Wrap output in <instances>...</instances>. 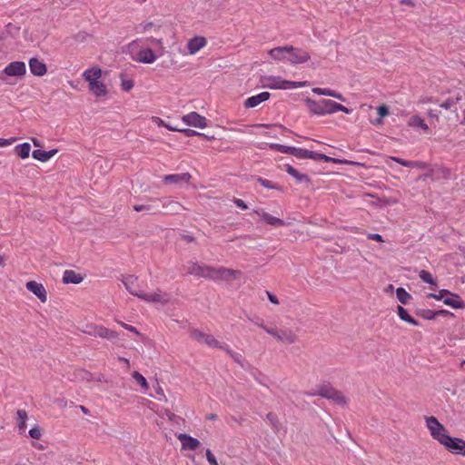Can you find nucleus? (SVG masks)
Listing matches in <instances>:
<instances>
[{"instance_id":"45","label":"nucleus","mask_w":465,"mask_h":465,"mask_svg":"<svg viewBox=\"0 0 465 465\" xmlns=\"http://www.w3.org/2000/svg\"><path fill=\"white\" fill-rule=\"evenodd\" d=\"M418 314L425 320H434L437 318V311L432 310H421Z\"/></svg>"},{"instance_id":"4","label":"nucleus","mask_w":465,"mask_h":465,"mask_svg":"<svg viewBox=\"0 0 465 465\" xmlns=\"http://www.w3.org/2000/svg\"><path fill=\"white\" fill-rule=\"evenodd\" d=\"M307 395H318L343 407H346L349 403L348 398L341 391L334 389L331 383L321 384L317 387L316 391L308 392Z\"/></svg>"},{"instance_id":"11","label":"nucleus","mask_w":465,"mask_h":465,"mask_svg":"<svg viewBox=\"0 0 465 465\" xmlns=\"http://www.w3.org/2000/svg\"><path fill=\"white\" fill-rule=\"evenodd\" d=\"M288 48L292 50L288 51V62L296 64H303L311 59V54L303 50L293 47V45H288Z\"/></svg>"},{"instance_id":"52","label":"nucleus","mask_w":465,"mask_h":465,"mask_svg":"<svg viewBox=\"0 0 465 465\" xmlns=\"http://www.w3.org/2000/svg\"><path fill=\"white\" fill-rule=\"evenodd\" d=\"M116 322H117L118 324H120L125 330H127L129 331H132V332H134L135 334H140L138 330L135 327H134V325L128 324V323H126L124 322H121V321H116Z\"/></svg>"},{"instance_id":"37","label":"nucleus","mask_w":465,"mask_h":465,"mask_svg":"<svg viewBox=\"0 0 465 465\" xmlns=\"http://www.w3.org/2000/svg\"><path fill=\"white\" fill-rule=\"evenodd\" d=\"M285 172L296 179L298 183L308 180V176L306 174L300 173L298 171H296L295 167L290 164L285 165Z\"/></svg>"},{"instance_id":"56","label":"nucleus","mask_w":465,"mask_h":465,"mask_svg":"<svg viewBox=\"0 0 465 465\" xmlns=\"http://www.w3.org/2000/svg\"><path fill=\"white\" fill-rule=\"evenodd\" d=\"M389 109L388 106L385 104L380 105L378 107V114L380 117H384L389 114Z\"/></svg>"},{"instance_id":"54","label":"nucleus","mask_w":465,"mask_h":465,"mask_svg":"<svg viewBox=\"0 0 465 465\" xmlns=\"http://www.w3.org/2000/svg\"><path fill=\"white\" fill-rule=\"evenodd\" d=\"M390 159L393 160L395 163H398L402 166L410 167L411 160H406L396 156H391Z\"/></svg>"},{"instance_id":"22","label":"nucleus","mask_w":465,"mask_h":465,"mask_svg":"<svg viewBox=\"0 0 465 465\" xmlns=\"http://www.w3.org/2000/svg\"><path fill=\"white\" fill-rule=\"evenodd\" d=\"M207 45V40L202 36H195L189 40L187 43L188 52L191 54H194L201 51Z\"/></svg>"},{"instance_id":"44","label":"nucleus","mask_w":465,"mask_h":465,"mask_svg":"<svg viewBox=\"0 0 465 465\" xmlns=\"http://www.w3.org/2000/svg\"><path fill=\"white\" fill-rule=\"evenodd\" d=\"M419 277L428 282V283H430V284H436V282L435 280L433 279L432 275L430 274V272L426 271V270H421L419 272Z\"/></svg>"},{"instance_id":"61","label":"nucleus","mask_w":465,"mask_h":465,"mask_svg":"<svg viewBox=\"0 0 465 465\" xmlns=\"http://www.w3.org/2000/svg\"><path fill=\"white\" fill-rule=\"evenodd\" d=\"M437 315H443L444 317H454V313L447 310L436 311V317Z\"/></svg>"},{"instance_id":"59","label":"nucleus","mask_w":465,"mask_h":465,"mask_svg":"<svg viewBox=\"0 0 465 465\" xmlns=\"http://www.w3.org/2000/svg\"><path fill=\"white\" fill-rule=\"evenodd\" d=\"M233 203L241 209H248V205L245 203V202L240 198H234Z\"/></svg>"},{"instance_id":"39","label":"nucleus","mask_w":465,"mask_h":465,"mask_svg":"<svg viewBox=\"0 0 465 465\" xmlns=\"http://www.w3.org/2000/svg\"><path fill=\"white\" fill-rule=\"evenodd\" d=\"M396 294L399 302L404 304L409 303L410 300L411 299L410 292H408L403 288H398L396 290Z\"/></svg>"},{"instance_id":"32","label":"nucleus","mask_w":465,"mask_h":465,"mask_svg":"<svg viewBox=\"0 0 465 465\" xmlns=\"http://www.w3.org/2000/svg\"><path fill=\"white\" fill-rule=\"evenodd\" d=\"M209 348H216L225 350L230 355H232V351L227 345H223L221 341L216 340L212 334L207 333L204 342Z\"/></svg>"},{"instance_id":"20","label":"nucleus","mask_w":465,"mask_h":465,"mask_svg":"<svg viewBox=\"0 0 465 465\" xmlns=\"http://www.w3.org/2000/svg\"><path fill=\"white\" fill-rule=\"evenodd\" d=\"M307 153L310 156H304L303 159L310 158V159H315V160H323L324 163H340V164H350L351 162H348V160H342L338 158H333L331 156H327L323 153H318L315 152L308 151Z\"/></svg>"},{"instance_id":"26","label":"nucleus","mask_w":465,"mask_h":465,"mask_svg":"<svg viewBox=\"0 0 465 465\" xmlns=\"http://www.w3.org/2000/svg\"><path fill=\"white\" fill-rule=\"evenodd\" d=\"M134 60L143 64H153L156 60V55L152 49L144 48L136 54Z\"/></svg>"},{"instance_id":"40","label":"nucleus","mask_w":465,"mask_h":465,"mask_svg":"<svg viewBox=\"0 0 465 465\" xmlns=\"http://www.w3.org/2000/svg\"><path fill=\"white\" fill-rule=\"evenodd\" d=\"M448 294H451V292L449 291V290H446V289H441V290L439 291L438 293H433V292L428 293L427 297L428 298L435 299L437 301H443L444 302V299L447 298Z\"/></svg>"},{"instance_id":"16","label":"nucleus","mask_w":465,"mask_h":465,"mask_svg":"<svg viewBox=\"0 0 465 465\" xmlns=\"http://www.w3.org/2000/svg\"><path fill=\"white\" fill-rule=\"evenodd\" d=\"M142 300L148 302H158L162 304H165L170 301L169 294L163 292L162 290H157L153 292L145 293L143 292L142 296Z\"/></svg>"},{"instance_id":"34","label":"nucleus","mask_w":465,"mask_h":465,"mask_svg":"<svg viewBox=\"0 0 465 465\" xmlns=\"http://www.w3.org/2000/svg\"><path fill=\"white\" fill-rule=\"evenodd\" d=\"M163 207L166 209V213L171 215L178 214L181 211L185 209L183 204L178 202H174V200L163 204Z\"/></svg>"},{"instance_id":"27","label":"nucleus","mask_w":465,"mask_h":465,"mask_svg":"<svg viewBox=\"0 0 465 465\" xmlns=\"http://www.w3.org/2000/svg\"><path fill=\"white\" fill-rule=\"evenodd\" d=\"M408 126L412 128H419L424 133L429 132V126L426 124L424 118H422L419 114H413L409 117Z\"/></svg>"},{"instance_id":"6","label":"nucleus","mask_w":465,"mask_h":465,"mask_svg":"<svg viewBox=\"0 0 465 465\" xmlns=\"http://www.w3.org/2000/svg\"><path fill=\"white\" fill-rule=\"evenodd\" d=\"M84 332L91 335L92 337H98L108 341H114L118 339V333L115 331L109 330L101 324H87Z\"/></svg>"},{"instance_id":"13","label":"nucleus","mask_w":465,"mask_h":465,"mask_svg":"<svg viewBox=\"0 0 465 465\" xmlns=\"http://www.w3.org/2000/svg\"><path fill=\"white\" fill-rule=\"evenodd\" d=\"M272 148H274L276 152L286 153V154H292L298 158L304 159V156H310L307 153V149L304 148H298L294 146H286L283 144H277L273 143L270 145Z\"/></svg>"},{"instance_id":"55","label":"nucleus","mask_w":465,"mask_h":465,"mask_svg":"<svg viewBox=\"0 0 465 465\" xmlns=\"http://www.w3.org/2000/svg\"><path fill=\"white\" fill-rule=\"evenodd\" d=\"M206 458L211 465H219L215 456L212 453L210 449L206 450Z\"/></svg>"},{"instance_id":"25","label":"nucleus","mask_w":465,"mask_h":465,"mask_svg":"<svg viewBox=\"0 0 465 465\" xmlns=\"http://www.w3.org/2000/svg\"><path fill=\"white\" fill-rule=\"evenodd\" d=\"M124 283L125 289L132 294L135 295L139 299H142V296L143 294V292H141L137 288V278L134 276H127L124 279Z\"/></svg>"},{"instance_id":"43","label":"nucleus","mask_w":465,"mask_h":465,"mask_svg":"<svg viewBox=\"0 0 465 465\" xmlns=\"http://www.w3.org/2000/svg\"><path fill=\"white\" fill-rule=\"evenodd\" d=\"M256 181L258 182V183L263 187H266L268 189H280L281 187L279 185H277L276 183H273L272 182H271V180H268L266 178H262V177H257L256 178Z\"/></svg>"},{"instance_id":"49","label":"nucleus","mask_w":465,"mask_h":465,"mask_svg":"<svg viewBox=\"0 0 465 465\" xmlns=\"http://www.w3.org/2000/svg\"><path fill=\"white\" fill-rule=\"evenodd\" d=\"M176 132L182 133V134H183L187 137H191V136H194V135L205 136L203 134H201V133L196 132V131L192 130V129H179V127H177V131Z\"/></svg>"},{"instance_id":"28","label":"nucleus","mask_w":465,"mask_h":465,"mask_svg":"<svg viewBox=\"0 0 465 465\" xmlns=\"http://www.w3.org/2000/svg\"><path fill=\"white\" fill-rule=\"evenodd\" d=\"M292 50L288 48V45H283L282 47H276L268 51V54L271 57H272L275 61H284L288 60V51Z\"/></svg>"},{"instance_id":"29","label":"nucleus","mask_w":465,"mask_h":465,"mask_svg":"<svg viewBox=\"0 0 465 465\" xmlns=\"http://www.w3.org/2000/svg\"><path fill=\"white\" fill-rule=\"evenodd\" d=\"M58 153L57 149H51L49 152L41 151V149H35L32 153V156L35 159L39 160L41 163H46L51 157L54 156Z\"/></svg>"},{"instance_id":"8","label":"nucleus","mask_w":465,"mask_h":465,"mask_svg":"<svg viewBox=\"0 0 465 465\" xmlns=\"http://www.w3.org/2000/svg\"><path fill=\"white\" fill-rule=\"evenodd\" d=\"M184 270L187 273L194 277L212 279L213 267L201 265V263L195 262H189L184 266Z\"/></svg>"},{"instance_id":"41","label":"nucleus","mask_w":465,"mask_h":465,"mask_svg":"<svg viewBox=\"0 0 465 465\" xmlns=\"http://www.w3.org/2000/svg\"><path fill=\"white\" fill-rule=\"evenodd\" d=\"M133 377L135 380V381L138 382L144 391L148 390L149 384L142 373H140L139 371H134Z\"/></svg>"},{"instance_id":"17","label":"nucleus","mask_w":465,"mask_h":465,"mask_svg":"<svg viewBox=\"0 0 465 465\" xmlns=\"http://www.w3.org/2000/svg\"><path fill=\"white\" fill-rule=\"evenodd\" d=\"M192 178V174L189 173L167 174L163 177V183L164 184H182L189 183Z\"/></svg>"},{"instance_id":"46","label":"nucleus","mask_w":465,"mask_h":465,"mask_svg":"<svg viewBox=\"0 0 465 465\" xmlns=\"http://www.w3.org/2000/svg\"><path fill=\"white\" fill-rule=\"evenodd\" d=\"M207 333H204L198 330H193L191 331V338L199 341L200 343H203L206 339Z\"/></svg>"},{"instance_id":"42","label":"nucleus","mask_w":465,"mask_h":465,"mask_svg":"<svg viewBox=\"0 0 465 465\" xmlns=\"http://www.w3.org/2000/svg\"><path fill=\"white\" fill-rule=\"evenodd\" d=\"M151 121L153 124H157L158 126H164V127H166V129L169 130V131H172V132L177 131V127L166 124L165 122H163V118H161L159 116H154V115L152 116L151 117Z\"/></svg>"},{"instance_id":"60","label":"nucleus","mask_w":465,"mask_h":465,"mask_svg":"<svg viewBox=\"0 0 465 465\" xmlns=\"http://www.w3.org/2000/svg\"><path fill=\"white\" fill-rule=\"evenodd\" d=\"M267 298H268V300H269L271 302H272V303H274V304H279V303H280V302H279V300H278V298H277L276 294H274V293H272V292H269V291H267Z\"/></svg>"},{"instance_id":"30","label":"nucleus","mask_w":465,"mask_h":465,"mask_svg":"<svg viewBox=\"0 0 465 465\" xmlns=\"http://www.w3.org/2000/svg\"><path fill=\"white\" fill-rule=\"evenodd\" d=\"M84 280V277L74 270H65L63 275V282L64 283H79Z\"/></svg>"},{"instance_id":"31","label":"nucleus","mask_w":465,"mask_h":465,"mask_svg":"<svg viewBox=\"0 0 465 465\" xmlns=\"http://www.w3.org/2000/svg\"><path fill=\"white\" fill-rule=\"evenodd\" d=\"M312 92L316 94L332 96L337 100L345 101L342 94L331 89H326V87H313Z\"/></svg>"},{"instance_id":"33","label":"nucleus","mask_w":465,"mask_h":465,"mask_svg":"<svg viewBox=\"0 0 465 465\" xmlns=\"http://www.w3.org/2000/svg\"><path fill=\"white\" fill-rule=\"evenodd\" d=\"M31 150L32 145L29 143H24L14 147V153L22 159L28 158L31 153Z\"/></svg>"},{"instance_id":"38","label":"nucleus","mask_w":465,"mask_h":465,"mask_svg":"<svg viewBox=\"0 0 465 465\" xmlns=\"http://www.w3.org/2000/svg\"><path fill=\"white\" fill-rule=\"evenodd\" d=\"M145 43H150L158 48L163 49V32L159 35H150L146 38H144Z\"/></svg>"},{"instance_id":"50","label":"nucleus","mask_w":465,"mask_h":465,"mask_svg":"<svg viewBox=\"0 0 465 465\" xmlns=\"http://www.w3.org/2000/svg\"><path fill=\"white\" fill-rule=\"evenodd\" d=\"M163 415H165L169 420L174 422H177L178 420H180V419H182L180 416L173 413V411H171L170 410H164Z\"/></svg>"},{"instance_id":"15","label":"nucleus","mask_w":465,"mask_h":465,"mask_svg":"<svg viewBox=\"0 0 465 465\" xmlns=\"http://www.w3.org/2000/svg\"><path fill=\"white\" fill-rule=\"evenodd\" d=\"M178 440L182 444V449L190 450L191 451H194V450L198 449L201 446V442L197 438L192 437L186 433H180L177 435Z\"/></svg>"},{"instance_id":"7","label":"nucleus","mask_w":465,"mask_h":465,"mask_svg":"<svg viewBox=\"0 0 465 465\" xmlns=\"http://www.w3.org/2000/svg\"><path fill=\"white\" fill-rule=\"evenodd\" d=\"M267 333L273 337L276 341L284 344H293L298 341L296 331L288 328L280 330L274 328L273 331H267Z\"/></svg>"},{"instance_id":"64","label":"nucleus","mask_w":465,"mask_h":465,"mask_svg":"<svg viewBox=\"0 0 465 465\" xmlns=\"http://www.w3.org/2000/svg\"><path fill=\"white\" fill-rule=\"evenodd\" d=\"M440 107L444 108L445 110H450V106H451V102L450 101H445L444 103L440 104Z\"/></svg>"},{"instance_id":"51","label":"nucleus","mask_w":465,"mask_h":465,"mask_svg":"<svg viewBox=\"0 0 465 465\" xmlns=\"http://www.w3.org/2000/svg\"><path fill=\"white\" fill-rule=\"evenodd\" d=\"M16 141H17L16 137L0 138V147H5V146L12 145Z\"/></svg>"},{"instance_id":"48","label":"nucleus","mask_w":465,"mask_h":465,"mask_svg":"<svg viewBox=\"0 0 465 465\" xmlns=\"http://www.w3.org/2000/svg\"><path fill=\"white\" fill-rule=\"evenodd\" d=\"M42 429L40 426H35L29 430V435L31 438L35 439L36 440H39L42 437Z\"/></svg>"},{"instance_id":"1","label":"nucleus","mask_w":465,"mask_h":465,"mask_svg":"<svg viewBox=\"0 0 465 465\" xmlns=\"http://www.w3.org/2000/svg\"><path fill=\"white\" fill-rule=\"evenodd\" d=\"M426 427L430 436L447 451L454 455L465 456V440L459 437L449 435L447 429L439 422L435 416H425Z\"/></svg>"},{"instance_id":"5","label":"nucleus","mask_w":465,"mask_h":465,"mask_svg":"<svg viewBox=\"0 0 465 465\" xmlns=\"http://www.w3.org/2000/svg\"><path fill=\"white\" fill-rule=\"evenodd\" d=\"M306 85V82H294L282 79L281 76L269 75L265 76L263 80V86L271 90H291V88H297Z\"/></svg>"},{"instance_id":"58","label":"nucleus","mask_w":465,"mask_h":465,"mask_svg":"<svg viewBox=\"0 0 465 465\" xmlns=\"http://www.w3.org/2000/svg\"><path fill=\"white\" fill-rule=\"evenodd\" d=\"M257 327L260 328V329H262L263 331H265L267 333H268V331H273L274 327H268L267 324H265L263 322V321H260V322H255Z\"/></svg>"},{"instance_id":"14","label":"nucleus","mask_w":465,"mask_h":465,"mask_svg":"<svg viewBox=\"0 0 465 465\" xmlns=\"http://www.w3.org/2000/svg\"><path fill=\"white\" fill-rule=\"evenodd\" d=\"M28 291L33 292L39 299L40 302H45L48 300L47 291L44 284L36 281H29L25 283Z\"/></svg>"},{"instance_id":"23","label":"nucleus","mask_w":465,"mask_h":465,"mask_svg":"<svg viewBox=\"0 0 465 465\" xmlns=\"http://www.w3.org/2000/svg\"><path fill=\"white\" fill-rule=\"evenodd\" d=\"M29 68L34 75L43 76L47 73L46 64L37 58L30 59Z\"/></svg>"},{"instance_id":"18","label":"nucleus","mask_w":465,"mask_h":465,"mask_svg":"<svg viewBox=\"0 0 465 465\" xmlns=\"http://www.w3.org/2000/svg\"><path fill=\"white\" fill-rule=\"evenodd\" d=\"M135 30L138 34L159 35L163 32V27L160 24H154L153 22H143L139 24Z\"/></svg>"},{"instance_id":"35","label":"nucleus","mask_w":465,"mask_h":465,"mask_svg":"<svg viewBox=\"0 0 465 465\" xmlns=\"http://www.w3.org/2000/svg\"><path fill=\"white\" fill-rule=\"evenodd\" d=\"M397 312H398V317L401 321L409 322L411 325H419L418 321L415 320L414 318H412L411 315L409 314V312L406 309H404L403 307L398 306Z\"/></svg>"},{"instance_id":"2","label":"nucleus","mask_w":465,"mask_h":465,"mask_svg":"<svg viewBox=\"0 0 465 465\" xmlns=\"http://www.w3.org/2000/svg\"><path fill=\"white\" fill-rule=\"evenodd\" d=\"M305 104L308 106L310 112L317 115L331 114L337 112H342L345 114L351 113L348 107L332 100L323 99L320 101H314L312 99H306Z\"/></svg>"},{"instance_id":"57","label":"nucleus","mask_w":465,"mask_h":465,"mask_svg":"<svg viewBox=\"0 0 465 465\" xmlns=\"http://www.w3.org/2000/svg\"><path fill=\"white\" fill-rule=\"evenodd\" d=\"M410 167L424 169V168L428 167V164L423 162H411V160Z\"/></svg>"},{"instance_id":"21","label":"nucleus","mask_w":465,"mask_h":465,"mask_svg":"<svg viewBox=\"0 0 465 465\" xmlns=\"http://www.w3.org/2000/svg\"><path fill=\"white\" fill-rule=\"evenodd\" d=\"M270 96L271 94L268 92H262L256 95L249 96L244 102V106L247 108L255 107L261 103L268 101Z\"/></svg>"},{"instance_id":"24","label":"nucleus","mask_w":465,"mask_h":465,"mask_svg":"<svg viewBox=\"0 0 465 465\" xmlns=\"http://www.w3.org/2000/svg\"><path fill=\"white\" fill-rule=\"evenodd\" d=\"M444 303L446 306H449L455 310L465 308V302L461 299V297L459 294L455 292L448 294L446 299H444Z\"/></svg>"},{"instance_id":"19","label":"nucleus","mask_w":465,"mask_h":465,"mask_svg":"<svg viewBox=\"0 0 465 465\" xmlns=\"http://www.w3.org/2000/svg\"><path fill=\"white\" fill-rule=\"evenodd\" d=\"M253 213L256 214L261 219H262L264 222H266L267 224H269V225H272V226H276V227H281V226L286 225L284 220L277 218L275 216H272V215L269 214L268 213H266V211H264L262 209L254 210Z\"/></svg>"},{"instance_id":"10","label":"nucleus","mask_w":465,"mask_h":465,"mask_svg":"<svg viewBox=\"0 0 465 465\" xmlns=\"http://www.w3.org/2000/svg\"><path fill=\"white\" fill-rule=\"evenodd\" d=\"M182 122L186 125L204 128L208 125V120L205 116L201 115L196 112H191L182 116Z\"/></svg>"},{"instance_id":"53","label":"nucleus","mask_w":465,"mask_h":465,"mask_svg":"<svg viewBox=\"0 0 465 465\" xmlns=\"http://www.w3.org/2000/svg\"><path fill=\"white\" fill-rule=\"evenodd\" d=\"M121 85L123 90H124L125 92H129L134 86V83L132 80H123Z\"/></svg>"},{"instance_id":"62","label":"nucleus","mask_w":465,"mask_h":465,"mask_svg":"<svg viewBox=\"0 0 465 465\" xmlns=\"http://www.w3.org/2000/svg\"><path fill=\"white\" fill-rule=\"evenodd\" d=\"M368 238L371 240L378 241V242H383V238L381 234L377 233H371L368 235Z\"/></svg>"},{"instance_id":"12","label":"nucleus","mask_w":465,"mask_h":465,"mask_svg":"<svg viewBox=\"0 0 465 465\" xmlns=\"http://www.w3.org/2000/svg\"><path fill=\"white\" fill-rule=\"evenodd\" d=\"M242 276V272L229 268H213L212 280H232Z\"/></svg>"},{"instance_id":"36","label":"nucleus","mask_w":465,"mask_h":465,"mask_svg":"<svg viewBox=\"0 0 465 465\" xmlns=\"http://www.w3.org/2000/svg\"><path fill=\"white\" fill-rule=\"evenodd\" d=\"M17 418L19 420L18 423V431L19 433H24L26 429V420L28 418V413L25 410H19L16 412Z\"/></svg>"},{"instance_id":"47","label":"nucleus","mask_w":465,"mask_h":465,"mask_svg":"<svg viewBox=\"0 0 465 465\" xmlns=\"http://www.w3.org/2000/svg\"><path fill=\"white\" fill-rule=\"evenodd\" d=\"M207 333H204L198 330H193L191 331V338L199 341L200 343H203L206 339Z\"/></svg>"},{"instance_id":"63","label":"nucleus","mask_w":465,"mask_h":465,"mask_svg":"<svg viewBox=\"0 0 465 465\" xmlns=\"http://www.w3.org/2000/svg\"><path fill=\"white\" fill-rule=\"evenodd\" d=\"M134 211L140 212L144 210H150L151 207L149 205H134Z\"/></svg>"},{"instance_id":"3","label":"nucleus","mask_w":465,"mask_h":465,"mask_svg":"<svg viewBox=\"0 0 465 465\" xmlns=\"http://www.w3.org/2000/svg\"><path fill=\"white\" fill-rule=\"evenodd\" d=\"M82 75L88 84L89 91L96 97H105L108 94L106 85L101 81L103 72L100 68H89L85 70Z\"/></svg>"},{"instance_id":"9","label":"nucleus","mask_w":465,"mask_h":465,"mask_svg":"<svg viewBox=\"0 0 465 465\" xmlns=\"http://www.w3.org/2000/svg\"><path fill=\"white\" fill-rule=\"evenodd\" d=\"M26 74V65L22 61L11 62L0 72V79L5 81L3 74L8 76H23Z\"/></svg>"}]
</instances>
